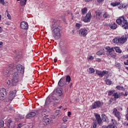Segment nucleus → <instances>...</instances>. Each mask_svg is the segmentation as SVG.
<instances>
[{"instance_id":"nucleus-1","label":"nucleus","mask_w":128,"mask_h":128,"mask_svg":"<svg viewBox=\"0 0 128 128\" xmlns=\"http://www.w3.org/2000/svg\"><path fill=\"white\" fill-rule=\"evenodd\" d=\"M16 70L18 72H14L12 74L11 84L12 86H16L20 82V74L18 73L21 74H24V68L22 64H17L16 66Z\"/></svg>"},{"instance_id":"nucleus-2","label":"nucleus","mask_w":128,"mask_h":128,"mask_svg":"<svg viewBox=\"0 0 128 128\" xmlns=\"http://www.w3.org/2000/svg\"><path fill=\"white\" fill-rule=\"evenodd\" d=\"M52 36L56 40L60 38V29L58 27L56 26V24H52Z\"/></svg>"},{"instance_id":"nucleus-3","label":"nucleus","mask_w":128,"mask_h":128,"mask_svg":"<svg viewBox=\"0 0 128 128\" xmlns=\"http://www.w3.org/2000/svg\"><path fill=\"white\" fill-rule=\"evenodd\" d=\"M116 22L118 24H121L122 28L124 30L128 29V22L124 16L120 17L119 18L116 20Z\"/></svg>"},{"instance_id":"nucleus-4","label":"nucleus","mask_w":128,"mask_h":128,"mask_svg":"<svg viewBox=\"0 0 128 128\" xmlns=\"http://www.w3.org/2000/svg\"><path fill=\"white\" fill-rule=\"evenodd\" d=\"M70 82V76H66V79L64 77H62L58 82V86L60 88H62L66 84H68V83Z\"/></svg>"},{"instance_id":"nucleus-5","label":"nucleus","mask_w":128,"mask_h":128,"mask_svg":"<svg viewBox=\"0 0 128 128\" xmlns=\"http://www.w3.org/2000/svg\"><path fill=\"white\" fill-rule=\"evenodd\" d=\"M58 96H56V91H53L52 93L48 96L46 98L45 104H50V102H55V100H58Z\"/></svg>"},{"instance_id":"nucleus-6","label":"nucleus","mask_w":128,"mask_h":128,"mask_svg":"<svg viewBox=\"0 0 128 128\" xmlns=\"http://www.w3.org/2000/svg\"><path fill=\"white\" fill-rule=\"evenodd\" d=\"M36 112L37 115L39 116H43V118L48 116V111L46 109L36 110Z\"/></svg>"},{"instance_id":"nucleus-7","label":"nucleus","mask_w":128,"mask_h":128,"mask_svg":"<svg viewBox=\"0 0 128 128\" xmlns=\"http://www.w3.org/2000/svg\"><path fill=\"white\" fill-rule=\"evenodd\" d=\"M102 106H104V102H100V101L95 102L90 108L92 110H94V108H102Z\"/></svg>"},{"instance_id":"nucleus-8","label":"nucleus","mask_w":128,"mask_h":128,"mask_svg":"<svg viewBox=\"0 0 128 128\" xmlns=\"http://www.w3.org/2000/svg\"><path fill=\"white\" fill-rule=\"evenodd\" d=\"M8 96V93L6 92V90L4 88H2L0 89V100H4L6 99V98Z\"/></svg>"},{"instance_id":"nucleus-9","label":"nucleus","mask_w":128,"mask_h":128,"mask_svg":"<svg viewBox=\"0 0 128 128\" xmlns=\"http://www.w3.org/2000/svg\"><path fill=\"white\" fill-rule=\"evenodd\" d=\"M16 90H12L9 92V98L8 99V102H12L16 97Z\"/></svg>"},{"instance_id":"nucleus-10","label":"nucleus","mask_w":128,"mask_h":128,"mask_svg":"<svg viewBox=\"0 0 128 128\" xmlns=\"http://www.w3.org/2000/svg\"><path fill=\"white\" fill-rule=\"evenodd\" d=\"M92 18V14L90 12H88L86 16L82 18V20L84 22H90Z\"/></svg>"},{"instance_id":"nucleus-11","label":"nucleus","mask_w":128,"mask_h":128,"mask_svg":"<svg viewBox=\"0 0 128 128\" xmlns=\"http://www.w3.org/2000/svg\"><path fill=\"white\" fill-rule=\"evenodd\" d=\"M96 74L98 76H100V78H102V76H104L105 74H108V72L106 70H103L102 72L98 70H96Z\"/></svg>"},{"instance_id":"nucleus-12","label":"nucleus","mask_w":128,"mask_h":128,"mask_svg":"<svg viewBox=\"0 0 128 128\" xmlns=\"http://www.w3.org/2000/svg\"><path fill=\"white\" fill-rule=\"evenodd\" d=\"M96 74L98 76H100V78H102V76H104L105 74H108V72L106 70H103L102 72L98 70H96Z\"/></svg>"},{"instance_id":"nucleus-13","label":"nucleus","mask_w":128,"mask_h":128,"mask_svg":"<svg viewBox=\"0 0 128 128\" xmlns=\"http://www.w3.org/2000/svg\"><path fill=\"white\" fill-rule=\"evenodd\" d=\"M112 114H114L115 116L117 118L120 120L122 118V116L120 115V113L118 111V109L114 108L113 110Z\"/></svg>"},{"instance_id":"nucleus-14","label":"nucleus","mask_w":128,"mask_h":128,"mask_svg":"<svg viewBox=\"0 0 128 128\" xmlns=\"http://www.w3.org/2000/svg\"><path fill=\"white\" fill-rule=\"evenodd\" d=\"M128 38V34L123 35L120 38H119V44H124L126 42Z\"/></svg>"},{"instance_id":"nucleus-15","label":"nucleus","mask_w":128,"mask_h":128,"mask_svg":"<svg viewBox=\"0 0 128 128\" xmlns=\"http://www.w3.org/2000/svg\"><path fill=\"white\" fill-rule=\"evenodd\" d=\"M20 26L22 30H28V24L26 22H22L20 24Z\"/></svg>"},{"instance_id":"nucleus-16","label":"nucleus","mask_w":128,"mask_h":128,"mask_svg":"<svg viewBox=\"0 0 128 128\" xmlns=\"http://www.w3.org/2000/svg\"><path fill=\"white\" fill-rule=\"evenodd\" d=\"M94 116H96V120L99 126H102V118H100V116L98 114H94Z\"/></svg>"},{"instance_id":"nucleus-17","label":"nucleus","mask_w":128,"mask_h":128,"mask_svg":"<svg viewBox=\"0 0 128 128\" xmlns=\"http://www.w3.org/2000/svg\"><path fill=\"white\" fill-rule=\"evenodd\" d=\"M61 50L63 54H67L68 52V47L67 45H64L63 49H62Z\"/></svg>"},{"instance_id":"nucleus-18","label":"nucleus","mask_w":128,"mask_h":128,"mask_svg":"<svg viewBox=\"0 0 128 128\" xmlns=\"http://www.w3.org/2000/svg\"><path fill=\"white\" fill-rule=\"evenodd\" d=\"M105 50H106L107 52H108L109 55L114 52V48H110V46H106L105 48Z\"/></svg>"},{"instance_id":"nucleus-19","label":"nucleus","mask_w":128,"mask_h":128,"mask_svg":"<svg viewBox=\"0 0 128 128\" xmlns=\"http://www.w3.org/2000/svg\"><path fill=\"white\" fill-rule=\"evenodd\" d=\"M36 114H38L34 112H30L26 116V118H32L36 116Z\"/></svg>"},{"instance_id":"nucleus-20","label":"nucleus","mask_w":128,"mask_h":128,"mask_svg":"<svg viewBox=\"0 0 128 128\" xmlns=\"http://www.w3.org/2000/svg\"><path fill=\"white\" fill-rule=\"evenodd\" d=\"M55 94H59V96H62V88H56V92H55Z\"/></svg>"},{"instance_id":"nucleus-21","label":"nucleus","mask_w":128,"mask_h":128,"mask_svg":"<svg viewBox=\"0 0 128 128\" xmlns=\"http://www.w3.org/2000/svg\"><path fill=\"white\" fill-rule=\"evenodd\" d=\"M110 28H112V30H116V28H118V25L115 22H112L110 24Z\"/></svg>"},{"instance_id":"nucleus-22","label":"nucleus","mask_w":128,"mask_h":128,"mask_svg":"<svg viewBox=\"0 0 128 128\" xmlns=\"http://www.w3.org/2000/svg\"><path fill=\"white\" fill-rule=\"evenodd\" d=\"M81 34L83 36H86V34H88V30H86V29H84V28L82 29L81 30Z\"/></svg>"},{"instance_id":"nucleus-23","label":"nucleus","mask_w":128,"mask_h":128,"mask_svg":"<svg viewBox=\"0 0 128 128\" xmlns=\"http://www.w3.org/2000/svg\"><path fill=\"white\" fill-rule=\"evenodd\" d=\"M128 8V4H120V6L118 7V8H120V10H122V8Z\"/></svg>"},{"instance_id":"nucleus-24","label":"nucleus","mask_w":128,"mask_h":128,"mask_svg":"<svg viewBox=\"0 0 128 128\" xmlns=\"http://www.w3.org/2000/svg\"><path fill=\"white\" fill-rule=\"evenodd\" d=\"M120 94L118 92H114L112 96L114 97V100H118V98H120Z\"/></svg>"},{"instance_id":"nucleus-25","label":"nucleus","mask_w":128,"mask_h":128,"mask_svg":"<svg viewBox=\"0 0 128 128\" xmlns=\"http://www.w3.org/2000/svg\"><path fill=\"white\" fill-rule=\"evenodd\" d=\"M76 28L77 32H79V34H80V24L76 23Z\"/></svg>"},{"instance_id":"nucleus-26","label":"nucleus","mask_w":128,"mask_h":128,"mask_svg":"<svg viewBox=\"0 0 128 128\" xmlns=\"http://www.w3.org/2000/svg\"><path fill=\"white\" fill-rule=\"evenodd\" d=\"M26 2L27 0H21L20 2V6H24L26 4Z\"/></svg>"},{"instance_id":"nucleus-27","label":"nucleus","mask_w":128,"mask_h":128,"mask_svg":"<svg viewBox=\"0 0 128 128\" xmlns=\"http://www.w3.org/2000/svg\"><path fill=\"white\" fill-rule=\"evenodd\" d=\"M44 122H45L46 124H50V120L48 118H44Z\"/></svg>"},{"instance_id":"nucleus-28","label":"nucleus","mask_w":128,"mask_h":128,"mask_svg":"<svg viewBox=\"0 0 128 128\" xmlns=\"http://www.w3.org/2000/svg\"><path fill=\"white\" fill-rule=\"evenodd\" d=\"M96 20H100V15L102 14V12L100 11H96Z\"/></svg>"},{"instance_id":"nucleus-29","label":"nucleus","mask_w":128,"mask_h":128,"mask_svg":"<svg viewBox=\"0 0 128 128\" xmlns=\"http://www.w3.org/2000/svg\"><path fill=\"white\" fill-rule=\"evenodd\" d=\"M104 54V50H101L96 52L98 56H102Z\"/></svg>"},{"instance_id":"nucleus-30","label":"nucleus","mask_w":128,"mask_h":128,"mask_svg":"<svg viewBox=\"0 0 128 128\" xmlns=\"http://www.w3.org/2000/svg\"><path fill=\"white\" fill-rule=\"evenodd\" d=\"M114 48L116 52H118V54L122 53V50H120V47L116 46Z\"/></svg>"},{"instance_id":"nucleus-31","label":"nucleus","mask_w":128,"mask_h":128,"mask_svg":"<svg viewBox=\"0 0 128 128\" xmlns=\"http://www.w3.org/2000/svg\"><path fill=\"white\" fill-rule=\"evenodd\" d=\"M88 12V8H84L82 10V14H86Z\"/></svg>"},{"instance_id":"nucleus-32","label":"nucleus","mask_w":128,"mask_h":128,"mask_svg":"<svg viewBox=\"0 0 128 128\" xmlns=\"http://www.w3.org/2000/svg\"><path fill=\"white\" fill-rule=\"evenodd\" d=\"M114 44H120V38H116L113 40Z\"/></svg>"},{"instance_id":"nucleus-33","label":"nucleus","mask_w":128,"mask_h":128,"mask_svg":"<svg viewBox=\"0 0 128 128\" xmlns=\"http://www.w3.org/2000/svg\"><path fill=\"white\" fill-rule=\"evenodd\" d=\"M120 4V2H114L111 3V6H118Z\"/></svg>"},{"instance_id":"nucleus-34","label":"nucleus","mask_w":128,"mask_h":128,"mask_svg":"<svg viewBox=\"0 0 128 128\" xmlns=\"http://www.w3.org/2000/svg\"><path fill=\"white\" fill-rule=\"evenodd\" d=\"M103 16L104 18H110V14H108V13L106 12H104L103 14Z\"/></svg>"},{"instance_id":"nucleus-35","label":"nucleus","mask_w":128,"mask_h":128,"mask_svg":"<svg viewBox=\"0 0 128 128\" xmlns=\"http://www.w3.org/2000/svg\"><path fill=\"white\" fill-rule=\"evenodd\" d=\"M102 120H104V122H107L108 121V117L104 115V114L102 115Z\"/></svg>"},{"instance_id":"nucleus-36","label":"nucleus","mask_w":128,"mask_h":128,"mask_svg":"<svg viewBox=\"0 0 128 128\" xmlns=\"http://www.w3.org/2000/svg\"><path fill=\"white\" fill-rule=\"evenodd\" d=\"M9 72H10L8 70H5L3 71V74L5 76H8Z\"/></svg>"},{"instance_id":"nucleus-37","label":"nucleus","mask_w":128,"mask_h":128,"mask_svg":"<svg viewBox=\"0 0 128 128\" xmlns=\"http://www.w3.org/2000/svg\"><path fill=\"white\" fill-rule=\"evenodd\" d=\"M109 56H110L111 58H116V54L114 53V52H112Z\"/></svg>"},{"instance_id":"nucleus-38","label":"nucleus","mask_w":128,"mask_h":128,"mask_svg":"<svg viewBox=\"0 0 128 128\" xmlns=\"http://www.w3.org/2000/svg\"><path fill=\"white\" fill-rule=\"evenodd\" d=\"M108 128H116V125H114V124H110L108 126Z\"/></svg>"},{"instance_id":"nucleus-39","label":"nucleus","mask_w":128,"mask_h":128,"mask_svg":"<svg viewBox=\"0 0 128 128\" xmlns=\"http://www.w3.org/2000/svg\"><path fill=\"white\" fill-rule=\"evenodd\" d=\"M105 82L106 84H108V86H110V84H112V80H108V79H106L105 80Z\"/></svg>"},{"instance_id":"nucleus-40","label":"nucleus","mask_w":128,"mask_h":128,"mask_svg":"<svg viewBox=\"0 0 128 128\" xmlns=\"http://www.w3.org/2000/svg\"><path fill=\"white\" fill-rule=\"evenodd\" d=\"M89 74H94V69L93 68H90L88 69Z\"/></svg>"},{"instance_id":"nucleus-41","label":"nucleus","mask_w":128,"mask_h":128,"mask_svg":"<svg viewBox=\"0 0 128 128\" xmlns=\"http://www.w3.org/2000/svg\"><path fill=\"white\" fill-rule=\"evenodd\" d=\"M68 118L67 116H64L62 118V120L63 122H68Z\"/></svg>"},{"instance_id":"nucleus-42","label":"nucleus","mask_w":128,"mask_h":128,"mask_svg":"<svg viewBox=\"0 0 128 128\" xmlns=\"http://www.w3.org/2000/svg\"><path fill=\"white\" fill-rule=\"evenodd\" d=\"M4 122L2 120H0V126L2 128H4Z\"/></svg>"},{"instance_id":"nucleus-43","label":"nucleus","mask_w":128,"mask_h":128,"mask_svg":"<svg viewBox=\"0 0 128 128\" xmlns=\"http://www.w3.org/2000/svg\"><path fill=\"white\" fill-rule=\"evenodd\" d=\"M116 88L119 90H124V87H122V86H116Z\"/></svg>"},{"instance_id":"nucleus-44","label":"nucleus","mask_w":128,"mask_h":128,"mask_svg":"<svg viewBox=\"0 0 128 128\" xmlns=\"http://www.w3.org/2000/svg\"><path fill=\"white\" fill-rule=\"evenodd\" d=\"M88 60H94V56H88Z\"/></svg>"},{"instance_id":"nucleus-45","label":"nucleus","mask_w":128,"mask_h":128,"mask_svg":"<svg viewBox=\"0 0 128 128\" xmlns=\"http://www.w3.org/2000/svg\"><path fill=\"white\" fill-rule=\"evenodd\" d=\"M114 90L110 91V92H108V96H112V94H114Z\"/></svg>"},{"instance_id":"nucleus-46","label":"nucleus","mask_w":128,"mask_h":128,"mask_svg":"<svg viewBox=\"0 0 128 128\" xmlns=\"http://www.w3.org/2000/svg\"><path fill=\"white\" fill-rule=\"evenodd\" d=\"M6 84H8V86H10V80H8L6 82Z\"/></svg>"},{"instance_id":"nucleus-47","label":"nucleus","mask_w":128,"mask_h":128,"mask_svg":"<svg viewBox=\"0 0 128 128\" xmlns=\"http://www.w3.org/2000/svg\"><path fill=\"white\" fill-rule=\"evenodd\" d=\"M104 0H97V2L99 4H102V2H104Z\"/></svg>"},{"instance_id":"nucleus-48","label":"nucleus","mask_w":128,"mask_h":128,"mask_svg":"<svg viewBox=\"0 0 128 128\" xmlns=\"http://www.w3.org/2000/svg\"><path fill=\"white\" fill-rule=\"evenodd\" d=\"M92 126L94 128H96V122H94L92 124Z\"/></svg>"},{"instance_id":"nucleus-49","label":"nucleus","mask_w":128,"mask_h":128,"mask_svg":"<svg viewBox=\"0 0 128 128\" xmlns=\"http://www.w3.org/2000/svg\"><path fill=\"white\" fill-rule=\"evenodd\" d=\"M7 16H8V20H10L12 18V16L10 14H8Z\"/></svg>"},{"instance_id":"nucleus-50","label":"nucleus","mask_w":128,"mask_h":128,"mask_svg":"<svg viewBox=\"0 0 128 128\" xmlns=\"http://www.w3.org/2000/svg\"><path fill=\"white\" fill-rule=\"evenodd\" d=\"M0 2L2 4H4V0H0Z\"/></svg>"},{"instance_id":"nucleus-51","label":"nucleus","mask_w":128,"mask_h":128,"mask_svg":"<svg viewBox=\"0 0 128 128\" xmlns=\"http://www.w3.org/2000/svg\"><path fill=\"white\" fill-rule=\"evenodd\" d=\"M12 120H8V124H9V126H10V124H12Z\"/></svg>"},{"instance_id":"nucleus-52","label":"nucleus","mask_w":128,"mask_h":128,"mask_svg":"<svg viewBox=\"0 0 128 128\" xmlns=\"http://www.w3.org/2000/svg\"><path fill=\"white\" fill-rule=\"evenodd\" d=\"M96 62H100V58H96Z\"/></svg>"},{"instance_id":"nucleus-53","label":"nucleus","mask_w":128,"mask_h":128,"mask_svg":"<svg viewBox=\"0 0 128 128\" xmlns=\"http://www.w3.org/2000/svg\"><path fill=\"white\" fill-rule=\"evenodd\" d=\"M3 44H4V42H0V48H2Z\"/></svg>"},{"instance_id":"nucleus-54","label":"nucleus","mask_w":128,"mask_h":128,"mask_svg":"<svg viewBox=\"0 0 128 128\" xmlns=\"http://www.w3.org/2000/svg\"><path fill=\"white\" fill-rule=\"evenodd\" d=\"M71 114H72V113L70 112H68V116H69V118H70Z\"/></svg>"},{"instance_id":"nucleus-55","label":"nucleus","mask_w":128,"mask_h":128,"mask_svg":"<svg viewBox=\"0 0 128 128\" xmlns=\"http://www.w3.org/2000/svg\"><path fill=\"white\" fill-rule=\"evenodd\" d=\"M116 66L120 68V64L118 63H116Z\"/></svg>"},{"instance_id":"nucleus-56","label":"nucleus","mask_w":128,"mask_h":128,"mask_svg":"<svg viewBox=\"0 0 128 128\" xmlns=\"http://www.w3.org/2000/svg\"><path fill=\"white\" fill-rule=\"evenodd\" d=\"M122 58H128V54L123 56Z\"/></svg>"},{"instance_id":"nucleus-57","label":"nucleus","mask_w":128,"mask_h":128,"mask_svg":"<svg viewBox=\"0 0 128 128\" xmlns=\"http://www.w3.org/2000/svg\"><path fill=\"white\" fill-rule=\"evenodd\" d=\"M125 66H128V60H126V62H124Z\"/></svg>"},{"instance_id":"nucleus-58","label":"nucleus","mask_w":128,"mask_h":128,"mask_svg":"<svg viewBox=\"0 0 128 128\" xmlns=\"http://www.w3.org/2000/svg\"><path fill=\"white\" fill-rule=\"evenodd\" d=\"M128 92H126L125 94H124V96H128Z\"/></svg>"},{"instance_id":"nucleus-59","label":"nucleus","mask_w":128,"mask_h":128,"mask_svg":"<svg viewBox=\"0 0 128 128\" xmlns=\"http://www.w3.org/2000/svg\"><path fill=\"white\" fill-rule=\"evenodd\" d=\"M118 110H120V112H122V107H118Z\"/></svg>"},{"instance_id":"nucleus-60","label":"nucleus","mask_w":128,"mask_h":128,"mask_svg":"<svg viewBox=\"0 0 128 128\" xmlns=\"http://www.w3.org/2000/svg\"><path fill=\"white\" fill-rule=\"evenodd\" d=\"M102 128H108V126H102Z\"/></svg>"},{"instance_id":"nucleus-61","label":"nucleus","mask_w":128,"mask_h":128,"mask_svg":"<svg viewBox=\"0 0 128 128\" xmlns=\"http://www.w3.org/2000/svg\"><path fill=\"white\" fill-rule=\"evenodd\" d=\"M18 128H22V124H18Z\"/></svg>"},{"instance_id":"nucleus-62","label":"nucleus","mask_w":128,"mask_h":128,"mask_svg":"<svg viewBox=\"0 0 128 128\" xmlns=\"http://www.w3.org/2000/svg\"><path fill=\"white\" fill-rule=\"evenodd\" d=\"M0 32H2V28L0 26Z\"/></svg>"},{"instance_id":"nucleus-63","label":"nucleus","mask_w":128,"mask_h":128,"mask_svg":"<svg viewBox=\"0 0 128 128\" xmlns=\"http://www.w3.org/2000/svg\"><path fill=\"white\" fill-rule=\"evenodd\" d=\"M85 2H90V0H85Z\"/></svg>"},{"instance_id":"nucleus-64","label":"nucleus","mask_w":128,"mask_h":128,"mask_svg":"<svg viewBox=\"0 0 128 128\" xmlns=\"http://www.w3.org/2000/svg\"><path fill=\"white\" fill-rule=\"evenodd\" d=\"M58 62V59L54 58V62Z\"/></svg>"}]
</instances>
